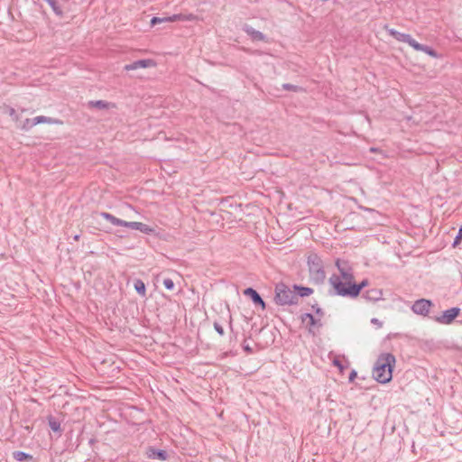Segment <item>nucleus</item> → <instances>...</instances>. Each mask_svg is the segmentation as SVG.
<instances>
[{
  "label": "nucleus",
  "instance_id": "37",
  "mask_svg": "<svg viewBox=\"0 0 462 462\" xmlns=\"http://www.w3.org/2000/svg\"><path fill=\"white\" fill-rule=\"evenodd\" d=\"M333 364H334V365L337 366L340 370H343L344 366H343L342 363L339 360L335 359L333 361Z\"/></svg>",
  "mask_w": 462,
  "mask_h": 462
},
{
  "label": "nucleus",
  "instance_id": "33",
  "mask_svg": "<svg viewBox=\"0 0 462 462\" xmlns=\"http://www.w3.org/2000/svg\"><path fill=\"white\" fill-rule=\"evenodd\" d=\"M214 328L217 331V333L219 334L220 336H223L225 334L223 327L221 326L220 323L217 321L214 322Z\"/></svg>",
  "mask_w": 462,
  "mask_h": 462
},
{
  "label": "nucleus",
  "instance_id": "15",
  "mask_svg": "<svg viewBox=\"0 0 462 462\" xmlns=\"http://www.w3.org/2000/svg\"><path fill=\"white\" fill-rule=\"evenodd\" d=\"M413 49L416 51H422L433 58H437L439 56L437 51L434 49H432L430 46L419 43L418 42H415V43L413 45Z\"/></svg>",
  "mask_w": 462,
  "mask_h": 462
},
{
  "label": "nucleus",
  "instance_id": "39",
  "mask_svg": "<svg viewBox=\"0 0 462 462\" xmlns=\"http://www.w3.org/2000/svg\"><path fill=\"white\" fill-rule=\"evenodd\" d=\"M371 322H372L373 324H376V325H378V326H381V325H382V322H381L378 319H376V318L372 319H371Z\"/></svg>",
  "mask_w": 462,
  "mask_h": 462
},
{
  "label": "nucleus",
  "instance_id": "26",
  "mask_svg": "<svg viewBox=\"0 0 462 462\" xmlns=\"http://www.w3.org/2000/svg\"><path fill=\"white\" fill-rule=\"evenodd\" d=\"M282 88L283 90H288V91H293V92H302L304 91V88L302 87H300V86H297V85H293V84H291V83H284L282 85Z\"/></svg>",
  "mask_w": 462,
  "mask_h": 462
},
{
  "label": "nucleus",
  "instance_id": "6",
  "mask_svg": "<svg viewBox=\"0 0 462 462\" xmlns=\"http://www.w3.org/2000/svg\"><path fill=\"white\" fill-rule=\"evenodd\" d=\"M335 264L339 272L337 277H340L342 280L346 281L355 280L354 271L348 261L338 258L336 260Z\"/></svg>",
  "mask_w": 462,
  "mask_h": 462
},
{
  "label": "nucleus",
  "instance_id": "11",
  "mask_svg": "<svg viewBox=\"0 0 462 462\" xmlns=\"http://www.w3.org/2000/svg\"><path fill=\"white\" fill-rule=\"evenodd\" d=\"M244 294L251 299L254 304L260 306L263 310L266 308V304L261 295L254 288H246L244 291Z\"/></svg>",
  "mask_w": 462,
  "mask_h": 462
},
{
  "label": "nucleus",
  "instance_id": "24",
  "mask_svg": "<svg viewBox=\"0 0 462 462\" xmlns=\"http://www.w3.org/2000/svg\"><path fill=\"white\" fill-rule=\"evenodd\" d=\"M48 3V5L51 6L53 13L61 17L63 15V11L61 7L58 5V3L55 0H44Z\"/></svg>",
  "mask_w": 462,
  "mask_h": 462
},
{
  "label": "nucleus",
  "instance_id": "36",
  "mask_svg": "<svg viewBox=\"0 0 462 462\" xmlns=\"http://www.w3.org/2000/svg\"><path fill=\"white\" fill-rule=\"evenodd\" d=\"M8 113H9V116L14 119V120H18V115L16 114V111L14 108L13 107H9L8 109Z\"/></svg>",
  "mask_w": 462,
  "mask_h": 462
},
{
  "label": "nucleus",
  "instance_id": "38",
  "mask_svg": "<svg viewBox=\"0 0 462 462\" xmlns=\"http://www.w3.org/2000/svg\"><path fill=\"white\" fill-rule=\"evenodd\" d=\"M356 374H356V372L355 370H353V371L350 373L349 377H348L349 382L354 381V379L356 377Z\"/></svg>",
  "mask_w": 462,
  "mask_h": 462
},
{
  "label": "nucleus",
  "instance_id": "22",
  "mask_svg": "<svg viewBox=\"0 0 462 462\" xmlns=\"http://www.w3.org/2000/svg\"><path fill=\"white\" fill-rule=\"evenodd\" d=\"M369 284L367 279H364L361 282L356 283L355 280L353 281V287H356V291L354 294V299L358 297L364 288H365Z\"/></svg>",
  "mask_w": 462,
  "mask_h": 462
},
{
  "label": "nucleus",
  "instance_id": "1",
  "mask_svg": "<svg viewBox=\"0 0 462 462\" xmlns=\"http://www.w3.org/2000/svg\"><path fill=\"white\" fill-rule=\"evenodd\" d=\"M395 356L391 353L381 354L373 369L374 379L380 383H387L393 378V370L395 365Z\"/></svg>",
  "mask_w": 462,
  "mask_h": 462
},
{
  "label": "nucleus",
  "instance_id": "28",
  "mask_svg": "<svg viewBox=\"0 0 462 462\" xmlns=\"http://www.w3.org/2000/svg\"><path fill=\"white\" fill-rule=\"evenodd\" d=\"M33 126H35L34 123H33V118L30 119V118H26L23 123V125H22V129L24 130V131H29L31 130Z\"/></svg>",
  "mask_w": 462,
  "mask_h": 462
},
{
  "label": "nucleus",
  "instance_id": "12",
  "mask_svg": "<svg viewBox=\"0 0 462 462\" xmlns=\"http://www.w3.org/2000/svg\"><path fill=\"white\" fill-rule=\"evenodd\" d=\"M146 456L150 459H158L165 461L168 459L169 455L166 450L155 448L154 447H148L146 448Z\"/></svg>",
  "mask_w": 462,
  "mask_h": 462
},
{
  "label": "nucleus",
  "instance_id": "13",
  "mask_svg": "<svg viewBox=\"0 0 462 462\" xmlns=\"http://www.w3.org/2000/svg\"><path fill=\"white\" fill-rule=\"evenodd\" d=\"M361 298L366 302H376L383 299V291L379 289H370L365 291Z\"/></svg>",
  "mask_w": 462,
  "mask_h": 462
},
{
  "label": "nucleus",
  "instance_id": "2",
  "mask_svg": "<svg viewBox=\"0 0 462 462\" xmlns=\"http://www.w3.org/2000/svg\"><path fill=\"white\" fill-rule=\"evenodd\" d=\"M328 282L333 289L329 292L330 295L354 299L356 287L352 286L353 281L342 280L340 277H337V274L334 273L329 277Z\"/></svg>",
  "mask_w": 462,
  "mask_h": 462
},
{
  "label": "nucleus",
  "instance_id": "30",
  "mask_svg": "<svg viewBox=\"0 0 462 462\" xmlns=\"http://www.w3.org/2000/svg\"><path fill=\"white\" fill-rule=\"evenodd\" d=\"M163 285L169 291H172L175 287L174 282L170 278L163 280Z\"/></svg>",
  "mask_w": 462,
  "mask_h": 462
},
{
  "label": "nucleus",
  "instance_id": "7",
  "mask_svg": "<svg viewBox=\"0 0 462 462\" xmlns=\"http://www.w3.org/2000/svg\"><path fill=\"white\" fill-rule=\"evenodd\" d=\"M460 312V308L452 307L444 310L441 315L433 317L431 319L439 324L449 325L456 319L457 317L459 316Z\"/></svg>",
  "mask_w": 462,
  "mask_h": 462
},
{
  "label": "nucleus",
  "instance_id": "8",
  "mask_svg": "<svg viewBox=\"0 0 462 462\" xmlns=\"http://www.w3.org/2000/svg\"><path fill=\"white\" fill-rule=\"evenodd\" d=\"M432 305L433 302L430 300L419 299L412 304L411 310L417 315L426 317L428 316Z\"/></svg>",
  "mask_w": 462,
  "mask_h": 462
},
{
  "label": "nucleus",
  "instance_id": "32",
  "mask_svg": "<svg viewBox=\"0 0 462 462\" xmlns=\"http://www.w3.org/2000/svg\"><path fill=\"white\" fill-rule=\"evenodd\" d=\"M383 28L389 33V35L393 36L396 40V37H397V35L399 33V32L397 30L393 29V28H390L388 26V24H385L383 26Z\"/></svg>",
  "mask_w": 462,
  "mask_h": 462
},
{
  "label": "nucleus",
  "instance_id": "23",
  "mask_svg": "<svg viewBox=\"0 0 462 462\" xmlns=\"http://www.w3.org/2000/svg\"><path fill=\"white\" fill-rule=\"evenodd\" d=\"M58 122V120L44 116H38L33 118V123L35 125L39 124H55Z\"/></svg>",
  "mask_w": 462,
  "mask_h": 462
},
{
  "label": "nucleus",
  "instance_id": "18",
  "mask_svg": "<svg viewBox=\"0 0 462 462\" xmlns=\"http://www.w3.org/2000/svg\"><path fill=\"white\" fill-rule=\"evenodd\" d=\"M396 41L398 42H404V43H407L408 45H410L411 47L413 48V45L415 43V40L411 37V34L409 33H404V32H399L397 37H396Z\"/></svg>",
  "mask_w": 462,
  "mask_h": 462
},
{
  "label": "nucleus",
  "instance_id": "16",
  "mask_svg": "<svg viewBox=\"0 0 462 462\" xmlns=\"http://www.w3.org/2000/svg\"><path fill=\"white\" fill-rule=\"evenodd\" d=\"M293 290L297 297H308L313 293V289L302 285L294 284Z\"/></svg>",
  "mask_w": 462,
  "mask_h": 462
},
{
  "label": "nucleus",
  "instance_id": "14",
  "mask_svg": "<svg viewBox=\"0 0 462 462\" xmlns=\"http://www.w3.org/2000/svg\"><path fill=\"white\" fill-rule=\"evenodd\" d=\"M243 31L251 37L253 41L266 42V35L262 32L255 30L250 25L245 24L243 27Z\"/></svg>",
  "mask_w": 462,
  "mask_h": 462
},
{
  "label": "nucleus",
  "instance_id": "3",
  "mask_svg": "<svg viewBox=\"0 0 462 462\" xmlns=\"http://www.w3.org/2000/svg\"><path fill=\"white\" fill-rule=\"evenodd\" d=\"M274 300L276 304L281 306H291L298 304V297L297 294H295L294 290L291 291V288L285 283H277L274 289Z\"/></svg>",
  "mask_w": 462,
  "mask_h": 462
},
{
  "label": "nucleus",
  "instance_id": "35",
  "mask_svg": "<svg viewBox=\"0 0 462 462\" xmlns=\"http://www.w3.org/2000/svg\"><path fill=\"white\" fill-rule=\"evenodd\" d=\"M242 347L247 354H253V348L245 341L242 344Z\"/></svg>",
  "mask_w": 462,
  "mask_h": 462
},
{
  "label": "nucleus",
  "instance_id": "17",
  "mask_svg": "<svg viewBox=\"0 0 462 462\" xmlns=\"http://www.w3.org/2000/svg\"><path fill=\"white\" fill-rule=\"evenodd\" d=\"M88 106L96 107L98 109H108L110 107H115V104L105 100H91L88 102Z\"/></svg>",
  "mask_w": 462,
  "mask_h": 462
},
{
  "label": "nucleus",
  "instance_id": "27",
  "mask_svg": "<svg viewBox=\"0 0 462 462\" xmlns=\"http://www.w3.org/2000/svg\"><path fill=\"white\" fill-rule=\"evenodd\" d=\"M14 457L17 460V461H26L28 459H31L32 458V456L28 453H25L23 451H16L14 453Z\"/></svg>",
  "mask_w": 462,
  "mask_h": 462
},
{
  "label": "nucleus",
  "instance_id": "9",
  "mask_svg": "<svg viewBox=\"0 0 462 462\" xmlns=\"http://www.w3.org/2000/svg\"><path fill=\"white\" fill-rule=\"evenodd\" d=\"M300 320L302 323H305L306 320L309 321L308 332L311 335H316V330H319L323 326L321 319H316L311 313L302 314Z\"/></svg>",
  "mask_w": 462,
  "mask_h": 462
},
{
  "label": "nucleus",
  "instance_id": "29",
  "mask_svg": "<svg viewBox=\"0 0 462 462\" xmlns=\"http://www.w3.org/2000/svg\"><path fill=\"white\" fill-rule=\"evenodd\" d=\"M138 224H139V222H135V221L128 222V221L122 219V224L120 226H125V227H129V228L137 230Z\"/></svg>",
  "mask_w": 462,
  "mask_h": 462
},
{
  "label": "nucleus",
  "instance_id": "25",
  "mask_svg": "<svg viewBox=\"0 0 462 462\" xmlns=\"http://www.w3.org/2000/svg\"><path fill=\"white\" fill-rule=\"evenodd\" d=\"M137 230L145 234V235H154L155 229L144 223L139 222Z\"/></svg>",
  "mask_w": 462,
  "mask_h": 462
},
{
  "label": "nucleus",
  "instance_id": "10",
  "mask_svg": "<svg viewBox=\"0 0 462 462\" xmlns=\"http://www.w3.org/2000/svg\"><path fill=\"white\" fill-rule=\"evenodd\" d=\"M155 61L152 59L138 60L132 63L126 64L124 69L126 71L134 70L138 69H145L155 66Z\"/></svg>",
  "mask_w": 462,
  "mask_h": 462
},
{
  "label": "nucleus",
  "instance_id": "4",
  "mask_svg": "<svg viewBox=\"0 0 462 462\" xmlns=\"http://www.w3.org/2000/svg\"><path fill=\"white\" fill-rule=\"evenodd\" d=\"M307 264L311 280L317 284L323 283L326 273L321 258L317 254H311L308 256Z\"/></svg>",
  "mask_w": 462,
  "mask_h": 462
},
{
  "label": "nucleus",
  "instance_id": "31",
  "mask_svg": "<svg viewBox=\"0 0 462 462\" xmlns=\"http://www.w3.org/2000/svg\"><path fill=\"white\" fill-rule=\"evenodd\" d=\"M311 308L316 315L319 316V319H321V318L324 316V310L317 303L313 304Z\"/></svg>",
  "mask_w": 462,
  "mask_h": 462
},
{
  "label": "nucleus",
  "instance_id": "34",
  "mask_svg": "<svg viewBox=\"0 0 462 462\" xmlns=\"http://www.w3.org/2000/svg\"><path fill=\"white\" fill-rule=\"evenodd\" d=\"M462 240V226L459 227L458 232L454 239L453 245H456Z\"/></svg>",
  "mask_w": 462,
  "mask_h": 462
},
{
  "label": "nucleus",
  "instance_id": "5",
  "mask_svg": "<svg viewBox=\"0 0 462 462\" xmlns=\"http://www.w3.org/2000/svg\"><path fill=\"white\" fill-rule=\"evenodd\" d=\"M195 20H197V16L193 14H176L163 17L154 16L151 19V25L154 26L162 23L193 22Z\"/></svg>",
  "mask_w": 462,
  "mask_h": 462
},
{
  "label": "nucleus",
  "instance_id": "19",
  "mask_svg": "<svg viewBox=\"0 0 462 462\" xmlns=\"http://www.w3.org/2000/svg\"><path fill=\"white\" fill-rule=\"evenodd\" d=\"M134 288L141 297H146V286L141 279H135L134 281Z\"/></svg>",
  "mask_w": 462,
  "mask_h": 462
},
{
  "label": "nucleus",
  "instance_id": "21",
  "mask_svg": "<svg viewBox=\"0 0 462 462\" xmlns=\"http://www.w3.org/2000/svg\"><path fill=\"white\" fill-rule=\"evenodd\" d=\"M48 424L51 430L54 432H58L60 435L61 434V428L60 421L54 418L53 416L48 417Z\"/></svg>",
  "mask_w": 462,
  "mask_h": 462
},
{
  "label": "nucleus",
  "instance_id": "40",
  "mask_svg": "<svg viewBox=\"0 0 462 462\" xmlns=\"http://www.w3.org/2000/svg\"><path fill=\"white\" fill-rule=\"evenodd\" d=\"M79 237H80V236H79V235H75V236H73V239H74L75 241H79Z\"/></svg>",
  "mask_w": 462,
  "mask_h": 462
},
{
  "label": "nucleus",
  "instance_id": "20",
  "mask_svg": "<svg viewBox=\"0 0 462 462\" xmlns=\"http://www.w3.org/2000/svg\"><path fill=\"white\" fill-rule=\"evenodd\" d=\"M100 217H103L104 219L107 220L108 222H110L113 226H120L122 224V219L115 217L114 215H112L108 212H101Z\"/></svg>",
  "mask_w": 462,
  "mask_h": 462
}]
</instances>
